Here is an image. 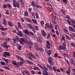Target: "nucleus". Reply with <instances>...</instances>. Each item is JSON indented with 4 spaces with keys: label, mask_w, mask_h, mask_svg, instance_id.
<instances>
[{
    "label": "nucleus",
    "mask_w": 75,
    "mask_h": 75,
    "mask_svg": "<svg viewBox=\"0 0 75 75\" xmlns=\"http://www.w3.org/2000/svg\"><path fill=\"white\" fill-rule=\"evenodd\" d=\"M19 41L20 43L22 44V45H24V43H25V40H24V38H20V40H19Z\"/></svg>",
    "instance_id": "1"
},
{
    "label": "nucleus",
    "mask_w": 75,
    "mask_h": 75,
    "mask_svg": "<svg viewBox=\"0 0 75 75\" xmlns=\"http://www.w3.org/2000/svg\"><path fill=\"white\" fill-rule=\"evenodd\" d=\"M46 42L47 44H46V47L48 49H50L51 47H50V42L49 41H46Z\"/></svg>",
    "instance_id": "2"
},
{
    "label": "nucleus",
    "mask_w": 75,
    "mask_h": 75,
    "mask_svg": "<svg viewBox=\"0 0 75 75\" xmlns=\"http://www.w3.org/2000/svg\"><path fill=\"white\" fill-rule=\"evenodd\" d=\"M3 56L5 57H7V56L9 57V56H10V55L8 52H4V54H3Z\"/></svg>",
    "instance_id": "3"
},
{
    "label": "nucleus",
    "mask_w": 75,
    "mask_h": 75,
    "mask_svg": "<svg viewBox=\"0 0 75 75\" xmlns=\"http://www.w3.org/2000/svg\"><path fill=\"white\" fill-rule=\"evenodd\" d=\"M69 30L72 32L75 33V29L73 27L71 26H69Z\"/></svg>",
    "instance_id": "4"
},
{
    "label": "nucleus",
    "mask_w": 75,
    "mask_h": 75,
    "mask_svg": "<svg viewBox=\"0 0 75 75\" xmlns=\"http://www.w3.org/2000/svg\"><path fill=\"white\" fill-rule=\"evenodd\" d=\"M62 50H63L64 51H67V47L66 45H62Z\"/></svg>",
    "instance_id": "5"
},
{
    "label": "nucleus",
    "mask_w": 75,
    "mask_h": 75,
    "mask_svg": "<svg viewBox=\"0 0 75 75\" xmlns=\"http://www.w3.org/2000/svg\"><path fill=\"white\" fill-rule=\"evenodd\" d=\"M35 47L37 50H38L39 49V45H38L37 43H35L34 44Z\"/></svg>",
    "instance_id": "6"
},
{
    "label": "nucleus",
    "mask_w": 75,
    "mask_h": 75,
    "mask_svg": "<svg viewBox=\"0 0 75 75\" xmlns=\"http://www.w3.org/2000/svg\"><path fill=\"white\" fill-rule=\"evenodd\" d=\"M17 35L20 37H21L23 36V34L21 33V32L20 31H18V32L17 34Z\"/></svg>",
    "instance_id": "7"
},
{
    "label": "nucleus",
    "mask_w": 75,
    "mask_h": 75,
    "mask_svg": "<svg viewBox=\"0 0 75 75\" xmlns=\"http://www.w3.org/2000/svg\"><path fill=\"white\" fill-rule=\"evenodd\" d=\"M70 62L72 65H75V62L74 61L73 58L71 59H70Z\"/></svg>",
    "instance_id": "8"
},
{
    "label": "nucleus",
    "mask_w": 75,
    "mask_h": 75,
    "mask_svg": "<svg viewBox=\"0 0 75 75\" xmlns=\"http://www.w3.org/2000/svg\"><path fill=\"white\" fill-rule=\"evenodd\" d=\"M48 62L50 64H52V59L51 57H49L48 59Z\"/></svg>",
    "instance_id": "9"
},
{
    "label": "nucleus",
    "mask_w": 75,
    "mask_h": 75,
    "mask_svg": "<svg viewBox=\"0 0 75 75\" xmlns=\"http://www.w3.org/2000/svg\"><path fill=\"white\" fill-rule=\"evenodd\" d=\"M42 72L43 75H47V71L45 69H44L43 71H42Z\"/></svg>",
    "instance_id": "10"
},
{
    "label": "nucleus",
    "mask_w": 75,
    "mask_h": 75,
    "mask_svg": "<svg viewBox=\"0 0 75 75\" xmlns=\"http://www.w3.org/2000/svg\"><path fill=\"white\" fill-rule=\"evenodd\" d=\"M41 33H42V34L43 36L45 37V36H46V33L45 31L44 30H42L41 31Z\"/></svg>",
    "instance_id": "11"
},
{
    "label": "nucleus",
    "mask_w": 75,
    "mask_h": 75,
    "mask_svg": "<svg viewBox=\"0 0 75 75\" xmlns=\"http://www.w3.org/2000/svg\"><path fill=\"white\" fill-rule=\"evenodd\" d=\"M51 52H52V51H51V50H48L47 52V54L48 55H49L50 56V55H51Z\"/></svg>",
    "instance_id": "12"
},
{
    "label": "nucleus",
    "mask_w": 75,
    "mask_h": 75,
    "mask_svg": "<svg viewBox=\"0 0 75 75\" xmlns=\"http://www.w3.org/2000/svg\"><path fill=\"white\" fill-rule=\"evenodd\" d=\"M16 57L18 58L19 59H20L22 61H24V59H23L20 56H19V55H17Z\"/></svg>",
    "instance_id": "13"
},
{
    "label": "nucleus",
    "mask_w": 75,
    "mask_h": 75,
    "mask_svg": "<svg viewBox=\"0 0 75 75\" xmlns=\"http://www.w3.org/2000/svg\"><path fill=\"white\" fill-rule=\"evenodd\" d=\"M28 13L27 12V11H25L24 13V16L25 17H27L28 16Z\"/></svg>",
    "instance_id": "14"
},
{
    "label": "nucleus",
    "mask_w": 75,
    "mask_h": 75,
    "mask_svg": "<svg viewBox=\"0 0 75 75\" xmlns=\"http://www.w3.org/2000/svg\"><path fill=\"white\" fill-rule=\"evenodd\" d=\"M31 4L32 6H33L34 7H35L36 6V4H35V3L34 2V1H33L31 2Z\"/></svg>",
    "instance_id": "15"
},
{
    "label": "nucleus",
    "mask_w": 75,
    "mask_h": 75,
    "mask_svg": "<svg viewBox=\"0 0 75 75\" xmlns=\"http://www.w3.org/2000/svg\"><path fill=\"white\" fill-rule=\"evenodd\" d=\"M28 26L29 28H30V29H33V27H32V25H31L30 24H28Z\"/></svg>",
    "instance_id": "16"
},
{
    "label": "nucleus",
    "mask_w": 75,
    "mask_h": 75,
    "mask_svg": "<svg viewBox=\"0 0 75 75\" xmlns=\"http://www.w3.org/2000/svg\"><path fill=\"white\" fill-rule=\"evenodd\" d=\"M25 33V34H28L29 35H30V33L28 32V31L27 30H26L24 32Z\"/></svg>",
    "instance_id": "17"
},
{
    "label": "nucleus",
    "mask_w": 75,
    "mask_h": 75,
    "mask_svg": "<svg viewBox=\"0 0 75 75\" xmlns=\"http://www.w3.org/2000/svg\"><path fill=\"white\" fill-rule=\"evenodd\" d=\"M3 23L4 25H7V23L6 22V19H5L4 18V21H3Z\"/></svg>",
    "instance_id": "18"
},
{
    "label": "nucleus",
    "mask_w": 75,
    "mask_h": 75,
    "mask_svg": "<svg viewBox=\"0 0 75 75\" xmlns=\"http://www.w3.org/2000/svg\"><path fill=\"white\" fill-rule=\"evenodd\" d=\"M23 72H24L26 75H30V73L26 71V70H24L23 71Z\"/></svg>",
    "instance_id": "19"
},
{
    "label": "nucleus",
    "mask_w": 75,
    "mask_h": 75,
    "mask_svg": "<svg viewBox=\"0 0 75 75\" xmlns=\"http://www.w3.org/2000/svg\"><path fill=\"white\" fill-rule=\"evenodd\" d=\"M16 6L18 8H19V7H20V4H19V2L18 1L17 2Z\"/></svg>",
    "instance_id": "20"
},
{
    "label": "nucleus",
    "mask_w": 75,
    "mask_h": 75,
    "mask_svg": "<svg viewBox=\"0 0 75 75\" xmlns=\"http://www.w3.org/2000/svg\"><path fill=\"white\" fill-rule=\"evenodd\" d=\"M65 36L63 35L62 38L61 39V41H64L65 40Z\"/></svg>",
    "instance_id": "21"
},
{
    "label": "nucleus",
    "mask_w": 75,
    "mask_h": 75,
    "mask_svg": "<svg viewBox=\"0 0 75 75\" xmlns=\"http://www.w3.org/2000/svg\"><path fill=\"white\" fill-rule=\"evenodd\" d=\"M61 11L62 12V13L64 14H65V13H66V12H65V11L64 10V9H62L61 10Z\"/></svg>",
    "instance_id": "22"
},
{
    "label": "nucleus",
    "mask_w": 75,
    "mask_h": 75,
    "mask_svg": "<svg viewBox=\"0 0 75 75\" xmlns=\"http://www.w3.org/2000/svg\"><path fill=\"white\" fill-rule=\"evenodd\" d=\"M49 26V25L48 23H46V26H45V28H50Z\"/></svg>",
    "instance_id": "23"
},
{
    "label": "nucleus",
    "mask_w": 75,
    "mask_h": 75,
    "mask_svg": "<svg viewBox=\"0 0 75 75\" xmlns=\"http://www.w3.org/2000/svg\"><path fill=\"white\" fill-rule=\"evenodd\" d=\"M4 68L5 69H6L7 70H10V69L9 67H6V66H4Z\"/></svg>",
    "instance_id": "24"
},
{
    "label": "nucleus",
    "mask_w": 75,
    "mask_h": 75,
    "mask_svg": "<svg viewBox=\"0 0 75 75\" xmlns=\"http://www.w3.org/2000/svg\"><path fill=\"white\" fill-rule=\"evenodd\" d=\"M37 41L40 43L42 42V40H41V39H40L37 38Z\"/></svg>",
    "instance_id": "25"
},
{
    "label": "nucleus",
    "mask_w": 75,
    "mask_h": 75,
    "mask_svg": "<svg viewBox=\"0 0 75 75\" xmlns=\"http://www.w3.org/2000/svg\"><path fill=\"white\" fill-rule=\"evenodd\" d=\"M29 33V34H30L31 35H32L33 36V37H34V36H35V35H34V33H33L32 32L30 31Z\"/></svg>",
    "instance_id": "26"
},
{
    "label": "nucleus",
    "mask_w": 75,
    "mask_h": 75,
    "mask_svg": "<svg viewBox=\"0 0 75 75\" xmlns=\"http://www.w3.org/2000/svg\"><path fill=\"white\" fill-rule=\"evenodd\" d=\"M35 15L36 18H37V19H38V18H39V16H38V13H36Z\"/></svg>",
    "instance_id": "27"
},
{
    "label": "nucleus",
    "mask_w": 75,
    "mask_h": 75,
    "mask_svg": "<svg viewBox=\"0 0 75 75\" xmlns=\"http://www.w3.org/2000/svg\"><path fill=\"white\" fill-rule=\"evenodd\" d=\"M38 51H39L40 50L41 52H43L44 51V50L42 49V48H40L39 47V49L38 50H37Z\"/></svg>",
    "instance_id": "28"
},
{
    "label": "nucleus",
    "mask_w": 75,
    "mask_h": 75,
    "mask_svg": "<svg viewBox=\"0 0 75 75\" xmlns=\"http://www.w3.org/2000/svg\"><path fill=\"white\" fill-rule=\"evenodd\" d=\"M64 32H65L66 34H68V33H69L68 31V30H67V29H65L64 30Z\"/></svg>",
    "instance_id": "29"
},
{
    "label": "nucleus",
    "mask_w": 75,
    "mask_h": 75,
    "mask_svg": "<svg viewBox=\"0 0 75 75\" xmlns=\"http://www.w3.org/2000/svg\"><path fill=\"white\" fill-rule=\"evenodd\" d=\"M71 46H72V47H75V43H74L73 42H71Z\"/></svg>",
    "instance_id": "30"
},
{
    "label": "nucleus",
    "mask_w": 75,
    "mask_h": 75,
    "mask_svg": "<svg viewBox=\"0 0 75 75\" xmlns=\"http://www.w3.org/2000/svg\"><path fill=\"white\" fill-rule=\"evenodd\" d=\"M50 38V33H49L48 34L47 37L46 38L47 39H49Z\"/></svg>",
    "instance_id": "31"
},
{
    "label": "nucleus",
    "mask_w": 75,
    "mask_h": 75,
    "mask_svg": "<svg viewBox=\"0 0 75 75\" xmlns=\"http://www.w3.org/2000/svg\"><path fill=\"white\" fill-rule=\"evenodd\" d=\"M0 63L2 65H6V64L5 63V62H1Z\"/></svg>",
    "instance_id": "32"
},
{
    "label": "nucleus",
    "mask_w": 75,
    "mask_h": 75,
    "mask_svg": "<svg viewBox=\"0 0 75 75\" xmlns=\"http://www.w3.org/2000/svg\"><path fill=\"white\" fill-rule=\"evenodd\" d=\"M66 38L67 39V40H71V39L69 37L68 35H67L66 36Z\"/></svg>",
    "instance_id": "33"
},
{
    "label": "nucleus",
    "mask_w": 75,
    "mask_h": 75,
    "mask_svg": "<svg viewBox=\"0 0 75 75\" xmlns=\"http://www.w3.org/2000/svg\"><path fill=\"white\" fill-rule=\"evenodd\" d=\"M47 67L48 68H49V69H52V67H51V66H50L49 65H47Z\"/></svg>",
    "instance_id": "34"
},
{
    "label": "nucleus",
    "mask_w": 75,
    "mask_h": 75,
    "mask_svg": "<svg viewBox=\"0 0 75 75\" xmlns=\"http://www.w3.org/2000/svg\"><path fill=\"white\" fill-rule=\"evenodd\" d=\"M18 27H19V28H21V25L20 24V23H18Z\"/></svg>",
    "instance_id": "35"
},
{
    "label": "nucleus",
    "mask_w": 75,
    "mask_h": 75,
    "mask_svg": "<svg viewBox=\"0 0 75 75\" xmlns=\"http://www.w3.org/2000/svg\"><path fill=\"white\" fill-rule=\"evenodd\" d=\"M4 61L6 62V63H7L8 62V60H7V59L4 58Z\"/></svg>",
    "instance_id": "36"
},
{
    "label": "nucleus",
    "mask_w": 75,
    "mask_h": 75,
    "mask_svg": "<svg viewBox=\"0 0 75 75\" xmlns=\"http://www.w3.org/2000/svg\"><path fill=\"white\" fill-rule=\"evenodd\" d=\"M28 59H30V60H31V61H33V59L31 56H29L28 57Z\"/></svg>",
    "instance_id": "37"
},
{
    "label": "nucleus",
    "mask_w": 75,
    "mask_h": 75,
    "mask_svg": "<svg viewBox=\"0 0 75 75\" xmlns=\"http://www.w3.org/2000/svg\"><path fill=\"white\" fill-rule=\"evenodd\" d=\"M7 6L8 7H9V8H11V5L9 4H7Z\"/></svg>",
    "instance_id": "38"
},
{
    "label": "nucleus",
    "mask_w": 75,
    "mask_h": 75,
    "mask_svg": "<svg viewBox=\"0 0 75 75\" xmlns=\"http://www.w3.org/2000/svg\"><path fill=\"white\" fill-rule=\"evenodd\" d=\"M9 47H10V46H9L8 45H5V46L4 47H5V48H6L8 49Z\"/></svg>",
    "instance_id": "39"
},
{
    "label": "nucleus",
    "mask_w": 75,
    "mask_h": 75,
    "mask_svg": "<svg viewBox=\"0 0 75 75\" xmlns=\"http://www.w3.org/2000/svg\"><path fill=\"white\" fill-rule=\"evenodd\" d=\"M32 20L33 22V23H35V24H36V23H37V21H36V20L33 19H32Z\"/></svg>",
    "instance_id": "40"
},
{
    "label": "nucleus",
    "mask_w": 75,
    "mask_h": 75,
    "mask_svg": "<svg viewBox=\"0 0 75 75\" xmlns=\"http://www.w3.org/2000/svg\"><path fill=\"white\" fill-rule=\"evenodd\" d=\"M63 1L65 4H67V0H62Z\"/></svg>",
    "instance_id": "41"
},
{
    "label": "nucleus",
    "mask_w": 75,
    "mask_h": 75,
    "mask_svg": "<svg viewBox=\"0 0 75 75\" xmlns=\"http://www.w3.org/2000/svg\"><path fill=\"white\" fill-rule=\"evenodd\" d=\"M70 21L72 23H73V24H75V21H74L73 19H71Z\"/></svg>",
    "instance_id": "42"
},
{
    "label": "nucleus",
    "mask_w": 75,
    "mask_h": 75,
    "mask_svg": "<svg viewBox=\"0 0 75 75\" xmlns=\"http://www.w3.org/2000/svg\"><path fill=\"white\" fill-rule=\"evenodd\" d=\"M54 71H57V68L54 67H52Z\"/></svg>",
    "instance_id": "43"
},
{
    "label": "nucleus",
    "mask_w": 75,
    "mask_h": 75,
    "mask_svg": "<svg viewBox=\"0 0 75 75\" xmlns=\"http://www.w3.org/2000/svg\"><path fill=\"white\" fill-rule=\"evenodd\" d=\"M59 50H62V46H61V45H60L59 47Z\"/></svg>",
    "instance_id": "44"
},
{
    "label": "nucleus",
    "mask_w": 75,
    "mask_h": 75,
    "mask_svg": "<svg viewBox=\"0 0 75 75\" xmlns=\"http://www.w3.org/2000/svg\"><path fill=\"white\" fill-rule=\"evenodd\" d=\"M58 26L57 25L54 26L55 29L56 30H57V27H58Z\"/></svg>",
    "instance_id": "45"
},
{
    "label": "nucleus",
    "mask_w": 75,
    "mask_h": 75,
    "mask_svg": "<svg viewBox=\"0 0 75 75\" xmlns=\"http://www.w3.org/2000/svg\"><path fill=\"white\" fill-rule=\"evenodd\" d=\"M33 69V70H37L38 69H39V68H38V67H35V68H34Z\"/></svg>",
    "instance_id": "46"
},
{
    "label": "nucleus",
    "mask_w": 75,
    "mask_h": 75,
    "mask_svg": "<svg viewBox=\"0 0 75 75\" xmlns=\"http://www.w3.org/2000/svg\"><path fill=\"white\" fill-rule=\"evenodd\" d=\"M22 47V46L21 45H20L19 46L18 49L19 50H21V47Z\"/></svg>",
    "instance_id": "47"
},
{
    "label": "nucleus",
    "mask_w": 75,
    "mask_h": 75,
    "mask_svg": "<svg viewBox=\"0 0 75 75\" xmlns=\"http://www.w3.org/2000/svg\"><path fill=\"white\" fill-rule=\"evenodd\" d=\"M34 28H35V30H38V26H35Z\"/></svg>",
    "instance_id": "48"
},
{
    "label": "nucleus",
    "mask_w": 75,
    "mask_h": 75,
    "mask_svg": "<svg viewBox=\"0 0 75 75\" xmlns=\"http://www.w3.org/2000/svg\"><path fill=\"white\" fill-rule=\"evenodd\" d=\"M15 38H16V40H18L19 39V38H18V37L17 36H16Z\"/></svg>",
    "instance_id": "49"
},
{
    "label": "nucleus",
    "mask_w": 75,
    "mask_h": 75,
    "mask_svg": "<svg viewBox=\"0 0 75 75\" xmlns=\"http://www.w3.org/2000/svg\"><path fill=\"white\" fill-rule=\"evenodd\" d=\"M48 7L50 8H52V6H51V5H50L48 6Z\"/></svg>",
    "instance_id": "50"
},
{
    "label": "nucleus",
    "mask_w": 75,
    "mask_h": 75,
    "mask_svg": "<svg viewBox=\"0 0 75 75\" xmlns=\"http://www.w3.org/2000/svg\"><path fill=\"white\" fill-rule=\"evenodd\" d=\"M13 64L14 65H17V63L16 62H13Z\"/></svg>",
    "instance_id": "51"
},
{
    "label": "nucleus",
    "mask_w": 75,
    "mask_h": 75,
    "mask_svg": "<svg viewBox=\"0 0 75 75\" xmlns=\"http://www.w3.org/2000/svg\"><path fill=\"white\" fill-rule=\"evenodd\" d=\"M13 5L14 7H16L17 6L16 5V4L13 3Z\"/></svg>",
    "instance_id": "52"
},
{
    "label": "nucleus",
    "mask_w": 75,
    "mask_h": 75,
    "mask_svg": "<svg viewBox=\"0 0 75 75\" xmlns=\"http://www.w3.org/2000/svg\"><path fill=\"white\" fill-rule=\"evenodd\" d=\"M27 20L28 21V22H29V23H31V20H30V19L29 18L27 19Z\"/></svg>",
    "instance_id": "53"
},
{
    "label": "nucleus",
    "mask_w": 75,
    "mask_h": 75,
    "mask_svg": "<svg viewBox=\"0 0 75 75\" xmlns=\"http://www.w3.org/2000/svg\"><path fill=\"white\" fill-rule=\"evenodd\" d=\"M3 7H4V8H7V6H6V5L4 4Z\"/></svg>",
    "instance_id": "54"
},
{
    "label": "nucleus",
    "mask_w": 75,
    "mask_h": 75,
    "mask_svg": "<svg viewBox=\"0 0 75 75\" xmlns=\"http://www.w3.org/2000/svg\"><path fill=\"white\" fill-rule=\"evenodd\" d=\"M56 33L57 35H59V33L58 32V30H56Z\"/></svg>",
    "instance_id": "55"
},
{
    "label": "nucleus",
    "mask_w": 75,
    "mask_h": 75,
    "mask_svg": "<svg viewBox=\"0 0 75 75\" xmlns=\"http://www.w3.org/2000/svg\"><path fill=\"white\" fill-rule=\"evenodd\" d=\"M36 6L38 8H42L41 6L40 5H37Z\"/></svg>",
    "instance_id": "56"
},
{
    "label": "nucleus",
    "mask_w": 75,
    "mask_h": 75,
    "mask_svg": "<svg viewBox=\"0 0 75 75\" xmlns=\"http://www.w3.org/2000/svg\"><path fill=\"white\" fill-rule=\"evenodd\" d=\"M52 23L53 24H56V22L54 21H53V20H52Z\"/></svg>",
    "instance_id": "57"
},
{
    "label": "nucleus",
    "mask_w": 75,
    "mask_h": 75,
    "mask_svg": "<svg viewBox=\"0 0 75 75\" xmlns=\"http://www.w3.org/2000/svg\"><path fill=\"white\" fill-rule=\"evenodd\" d=\"M32 10V9L31 8H30L29 9V13H30V12H31V10Z\"/></svg>",
    "instance_id": "58"
},
{
    "label": "nucleus",
    "mask_w": 75,
    "mask_h": 75,
    "mask_svg": "<svg viewBox=\"0 0 75 75\" xmlns=\"http://www.w3.org/2000/svg\"><path fill=\"white\" fill-rule=\"evenodd\" d=\"M41 24L42 25L44 24V22L43 21H41Z\"/></svg>",
    "instance_id": "59"
},
{
    "label": "nucleus",
    "mask_w": 75,
    "mask_h": 75,
    "mask_svg": "<svg viewBox=\"0 0 75 75\" xmlns=\"http://www.w3.org/2000/svg\"><path fill=\"white\" fill-rule=\"evenodd\" d=\"M26 61L27 63H28V64H29V63H30V61H29V60H26Z\"/></svg>",
    "instance_id": "60"
},
{
    "label": "nucleus",
    "mask_w": 75,
    "mask_h": 75,
    "mask_svg": "<svg viewBox=\"0 0 75 75\" xmlns=\"http://www.w3.org/2000/svg\"><path fill=\"white\" fill-rule=\"evenodd\" d=\"M66 73L68 75H70V72L69 71H66Z\"/></svg>",
    "instance_id": "61"
},
{
    "label": "nucleus",
    "mask_w": 75,
    "mask_h": 75,
    "mask_svg": "<svg viewBox=\"0 0 75 75\" xmlns=\"http://www.w3.org/2000/svg\"><path fill=\"white\" fill-rule=\"evenodd\" d=\"M67 23H69V24H71V21L67 20Z\"/></svg>",
    "instance_id": "62"
},
{
    "label": "nucleus",
    "mask_w": 75,
    "mask_h": 75,
    "mask_svg": "<svg viewBox=\"0 0 75 75\" xmlns=\"http://www.w3.org/2000/svg\"><path fill=\"white\" fill-rule=\"evenodd\" d=\"M29 64H31V65H33V63L32 62H31L30 61Z\"/></svg>",
    "instance_id": "63"
},
{
    "label": "nucleus",
    "mask_w": 75,
    "mask_h": 75,
    "mask_svg": "<svg viewBox=\"0 0 75 75\" xmlns=\"http://www.w3.org/2000/svg\"><path fill=\"white\" fill-rule=\"evenodd\" d=\"M73 56L74 58H75V51L74 52V53H73Z\"/></svg>",
    "instance_id": "64"
}]
</instances>
